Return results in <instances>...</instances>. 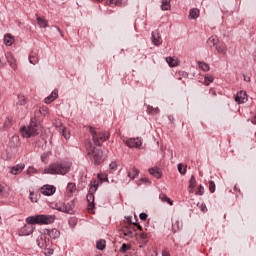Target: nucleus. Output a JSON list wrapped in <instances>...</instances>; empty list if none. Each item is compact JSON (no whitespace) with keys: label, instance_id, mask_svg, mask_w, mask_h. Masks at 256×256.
<instances>
[{"label":"nucleus","instance_id":"nucleus-28","mask_svg":"<svg viewBox=\"0 0 256 256\" xmlns=\"http://www.w3.org/2000/svg\"><path fill=\"white\" fill-rule=\"evenodd\" d=\"M106 241L103 239H100L96 242V247L99 251H104L105 247H106Z\"/></svg>","mask_w":256,"mask_h":256},{"label":"nucleus","instance_id":"nucleus-61","mask_svg":"<svg viewBox=\"0 0 256 256\" xmlns=\"http://www.w3.org/2000/svg\"><path fill=\"white\" fill-rule=\"evenodd\" d=\"M141 181H142L143 183H147V181H149V180H147V178H142Z\"/></svg>","mask_w":256,"mask_h":256},{"label":"nucleus","instance_id":"nucleus-45","mask_svg":"<svg viewBox=\"0 0 256 256\" xmlns=\"http://www.w3.org/2000/svg\"><path fill=\"white\" fill-rule=\"evenodd\" d=\"M146 109H147L148 115H153V111L155 110V108L153 106L147 105Z\"/></svg>","mask_w":256,"mask_h":256},{"label":"nucleus","instance_id":"nucleus-6","mask_svg":"<svg viewBox=\"0 0 256 256\" xmlns=\"http://www.w3.org/2000/svg\"><path fill=\"white\" fill-rule=\"evenodd\" d=\"M97 189H99V182L93 180L89 185V191L86 197L90 209L95 207V192Z\"/></svg>","mask_w":256,"mask_h":256},{"label":"nucleus","instance_id":"nucleus-59","mask_svg":"<svg viewBox=\"0 0 256 256\" xmlns=\"http://www.w3.org/2000/svg\"><path fill=\"white\" fill-rule=\"evenodd\" d=\"M137 229H139L140 231L143 229V227H141V225L139 223L136 224Z\"/></svg>","mask_w":256,"mask_h":256},{"label":"nucleus","instance_id":"nucleus-62","mask_svg":"<svg viewBox=\"0 0 256 256\" xmlns=\"http://www.w3.org/2000/svg\"><path fill=\"white\" fill-rule=\"evenodd\" d=\"M57 31H59V33H61V28L56 27Z\"/></svg>","mask_w":256,"mask_h":256},{"label":"nucleus","instance_id":"nucleus-3","mask_svg":"<svg viewBox=\"0 0 256 256\" xmlns=\"http://www.w3.org/2000/svg\"><path fill=\"white\" fill-rule=\"evenodd\" d=\"M55 215L37 214L26 218V223L29 225H51L55 223Z\"/></svg>","mask_w":256,"mask_h":256},{"label":"nucleus","instance_id":"nucleus-34","mask_svg":"<svg viewBox=\"0 0 256 256\" xmlns=\"http://www.w3.org/2000/svg\"><path fill=\"white\" fill-rule=\"evenodd\" d=\"M198 67L202 69V71H209L210 69L209 64L205 62H198Z\"/></svg>","mask_w":256,"mask_h":256},{"label":"nucleus","instance_id":"nucleus-63","mask_svg":"<svg viewBox=\"0 0 256 256\" xmlns=\"http://www.w3.org/2000/svg\"><path fill=\"white\" fill-rule=\"evenodd\" d=\"M212 94H213V95H217V93H215V91H212Z\"/></svg>","mask_w":256,"mask_h":256},{"label":"nucleus","instance_id":"nucleus-33","mask_svg":"<svg viewBox=\"0 0 256 256\" xmlns=\"http://www.w3.org/2000/svg\"><path fill=\"white\" fill-rule=\"evenodd\" d=\"M62 136L64 137V139H66V141L71 139V133L65 127L62 128Z\"/></svg>","mask_w":256,"mask_h":256},{"label":"nucleus","instance_id":"nucleus-57","mask_svg":"<svg viewBox=\"0 0 256 256\" xmlns=\"http://www.w3.org/2000/svg\"><path fill=\"white\" fill-rule=\"evenodd\" d=\"M251 122H252L254 125H256V114L254 115V117H252Z\"/></svg>","mask_w":256,"mask_h":256},{"label":"nucleus","instance_id":"nucleus-20","mask_svg":"<svg viewBox=\"0 0 256 256\" xmlns=\"http://www.w3.org/2000/svg\"><path fill=\"white\" fill-rule=\"evenodd\" d=\"M13 43H15V37L11 36V34H6L4 36V45H6L7 47H11Z\"/></svg>","mask_w":256,"mask_h":256},{"label":"nucleus","instance_id":"nucleus-46","mask_svg":"<svg viewBox=\"0 0 256 256\" xmlns=\"http://www.w3.org/2000/svg\"><path fill=\"white\" fill-rule=\"evenodd\" d=\"M109 167L111 171H117V162H112Z\"/></svg>","mask_w":256,"mask_h":256},{"label":"nucleus","instance_id":"nucleus-10","mask_svg":"<svg viewBox=\"0 0 256 256\" xmlns=\"http://www.w3.org/2000/svg\"><path fill=\"white\" fill-rule=\"evenodd\" d=\"M248 100H249V98L247 96V91H245V90H240L235 95V102L238 103V105L247 103Z\"/></svg>","mask_w":256,"mask_h":256},{"label":"nucleus","instance_id":"nucleus-5","mask_svg":"<svg viewBox=\"0 0 256 256\" xmlns=\"http://www.w3.org/2000/svg\"><path fill=\"white\" fill-rule=\"evenodd\" d=\"M88 129L92 135L93 143L96 145V147H101V143H105L110 137L109 132L102 131L97 132L96 128L93 126H88Z\"/></svg>","mask_w":256,"mask_h":256},{"label":"nucleus","instance_id":"nucleus-52","mask_svg":"<svg viewBox=\"0 0 256 256\" xmlns=\"http://www.w3.org/2000/svg\"><path fill=\"white\" fill-rule=\"evenodd\" d=\"M122 3H123V0H116L115 5H117L118 7H121Z\"/></svg>","mask_w":256,"mask_h":256},{"label":"nucleus","instance_id":"nucleus-43","mask_svg":"<svg viewBox=\"0 0 256 256\" xmlns=\"http://www.w3.org/2000/svg\"><path fill=\"white\" fill-rule=\"evenodd\" d=\"M53 101H55V97L52 94L45 98V103L47 104L53 103Z\"/></svg>","mask_w":256,"mask_h":256},{"label":"nucleus","instance_id":"nucleus-1","mask_svg":"<svg viewBox=\"0 0 256 256\" xmlns=\"http://www.w3.org/2000/svg\"><path fill=\"white\" fill-rule=\"evenodd\" d=\"M71 165L69 161L54 162L44 168V173L46 175H67L71 171Z\"/></svg>","mask_w":256,"mask_h":256},{"label":"nucleus","instance_id":"nucleus-64","mask_svg":"<svg viewBox=\"0 0 256 256\" xmlns=\"http://www.w3.org/2000/svg\"><path fill=\"white\" fill-rule=\"evenodd\" d=\"M96 1L100 2V1H103V0H96Z\"/></svg>","mask_w":256,"mask_h":256},{"label":"nucleus","instance_id":"nucleus-12","mask_svg":"<svg viewBox=\"0 0 256 256\" xmlns=\"http://www.w3.org/2000/svg\"><path fill=\"white\" fill-rule=\"evenodd\" d=\"M126 145L130 149H133V147H141V145H143V142H141V138H130L126 141Z\"/></svg>","mask_w":256,"mask_h":256},{"label":"nucleus","instance_id":"nucleus-19","mask_svg":"<svg viewBox=\"0 0 256 256\" xmlns=\"http://www.w3.org/2000/svg\"><path fill=\"white\" fill-rule=\"evenodd\" d=\"M36 21L39 25V27H42L43 29H46V27H49V22L47 21V19L37 16L36 17Z\"/></svg>","mask_w":256,"mask_h":256},{"label":"nucleus","instance_id":"nucleus-41","mask_svg":"<svg viewBox=\"0 0 256 256\" xmlns=\"http://www.w3.org/2000/svg\"><path fill=\"white\" fill-rule=\"evenodd\" d=\"M205 193V188L203 185H199L197 191L195 192V195L202 196Z\"/></svg>","mask_w":256,"mask_h":256},{"label":"nucleus","instance_id":"nucleus-21","mask_svg":"<svg viewBox=\"0 0 256 256\" xmlns=\"http://www.w3.org/2000/svg\"><path fill=\"white\" fill-rule=\"evenodd\" d=\"M197 185V180L195 179V176L192 175L189 180V193H193V189H195Z\"/></svg>","mask_w":256,"mask_h":256},{"label":"nucleus","instance_id":"nucleus-60","mask_svg":"<svg viewBox=\"0 0 256 256\" xmlns=\"http://www.w3.org/2000/svg\"><path fill=\"white\" fill-rule=\"evenodd\" d=\"M252 57H253V60L256 62V51L253 52Z\"/></svg>","mask_w":256,"mask_h":256},{"label":"nucleus","instance_id":"nucleus-14","mask_svg":"<svg viewBox=\"0 0 256 256\" xmlns=\"http://www.w3.org/2000/svg\"><path fill=\"white\" fill-rule=\"evenodd\" d=\"M122 233L125 237H135V235H137V230H135V228L126 226L122 229Z\"/></svg>","mask_w":256,"mask_h":256},{"label":"nucleus","instance_id":"nucleus-24","mask_svg":"<svg viewBox=\"0 0 256 256\" xmlns=\"http://www.w3.org/2000/svg\"><path fill=\"white\" fill-rule=\"evenodd\" d=\"M183 228V223L179 220H176L175 223L172 224V230L174 233H177L179 229Z\"/></svg>","mask_w":256,"mask_h":256},{"label":"nucleus","instance_id":"nucleus-4","mask_svg":"<svg viewBox=\"0 0 256 256\" xmlns=\"http://www.w3.org/2000/svg\"><path fill=\"white\" fill-rule=\"evenodd\" d=\"M39 129H41V126L35 119L30 120V124L27 127H22L21 128V133L22 136L25 137L26 139H29V137H37L39 134Z\"/></svg>","mask_w":256,"mask_h":256},{"label":"nucleus","instance_id":"nucleus-39","mask_svg":"<svg viewBox=\"0 0 256 256\" xmlns=\"http://www.w3.org/2000/svg\"><path fill=\"white\" fill-rule=\"evenodd\" d=\"M29 198L32 203H37V201H39V198L37 197V194H35V192H30Z\"/></svg>","mask_w":256,"mask_h":256},{"label":"nucleus","instance_id":"nucleus-16","mask_svg":"<svg viewBox=\"0 0 256 256\" xmlns=\"http://www.w3.org/2000/svg\"><path fill=\"white\" fill-rule=\"evenodd\" d=\"M5 57L10 67H12L13 69H17V64L15 63V58L13 57V54H11V52H7L5 54Z\"/></svg>","mask_w":256,"mask_h":256},{"label":"nucleus","instance_id":"nucleus-47","mask_svg":"<svg viewBox=\"0 0 256 256\" xmlns=\"http://www.w3.org/2000/svg\"><path fill=\"white\" fill-rule=\"evenodd\" d=\"M139 217H140L141 221H147L148 216H147V213L142 212V213H140Z\"/></svg>","mask_w":256,"mask_h":256},{"label":"nucleus","instance_id":"nucleus-27","mask_svg":"<svg viewBox=\"0 0 256 256\" xmlns=\"http://www.w3.org/2000/svg\"><path fill=\"white\" fill-rule=\"evenodd\" d=\"M159 199L163 201V203H168V205H173V200L171 198L167 197L164 193H161L159 195Z\"/></svg>","mask_w":256,"mask_h":256},{"label":"nucleus","instance_id":"nucleus-11","mask_svg":"<svg viewBox=\"0 0 256 256\" xmlns=\"http://www.w3.org/2000/svg\"><path fill=\"white\" fill-rule=\"evenodd\" d=\"M33 231H35L33 224L27 223L20 229L19 235H20V237H27V236L31 235V233H33Z\"/></svg>","mask_w":256,"mask_h":256},{"label":"nucleus","instance_id":"nucleus-50","mask_svg":"<svg viewBox=\"0 0 256 256\" xmlns=\"http://www.w3.org/2000/svg\"><path fill=\"white\" fill-rule=\"evenodd\" d=\"M160 111L159 107L154 108L153 115H159Z\"/></svg>","mask_w":256,"mask_h":256},{"label":"nucleus","instance_id":"nucleus-15","mask_svg":"<svg viewBox=\"0 0 256 256\" xmlns=\"http://www.w3.org/2000/svg\"><path fill=\"white\" fill-rule=\"evenodd\" d=\"M152 43L159 47L161 43H163V39L161 38V35H159V32H152V37H151Z\"/></svg>","mask_w":256,"mask_h":256},{"label":"nucleus","instance_id":"nucleus-56","mask_svg":"<svg viewBox=\"0 0 256 256\" xmlns=\"http://www.w3.org/2000/svg\"><path fill=\"white\" fill-rule=\"evenodd\" d=\"M181 75H182V77H189V73H187L185 71L181 72Z\"/></svg>","mask_w":256,"mask_h":256},{"label":"nucleus","instance_id":"nucleus-35","mask_svg":"<svg viewBox=\"0 0 256 256\" xmlns=\"http://www.w3.org/2000/svg\"><path fill=\"white\" fill-rule=\"evenodd\" d=\"M131 249V244H122L120 247V253H127Z\"/></svg>","mask_w":256,"mask_h":256},{"label":"nucleus","instance_id":"nucleus-53","mask_svg":"<svg viewBox=\"0 0 256 256\" xmlns=\"http://www.w3.org/2000/svg\"><path fill=\"white\" fill-rule=\"evenodd\" d=\"M162 256H171V254H169V251L163 250L162 251Z\"/></svg>","mask_w":256,"mask_h":256},{"label":"nucleus","instance_id":"nucleus-17","mask_svg":"<svg viewBox=\"0 0 256 256\" xmlns=\"http://www.w3.org/2000/svg\"><path fill=\"white\" fill-rule=\"evenodd\" d=\"M149 173L156 179H161V177L163 176V174L161 173V169L159 167L150 168Z\"/></svg>","mask_w":256,"mask_h":256},{"label":"nucleus","instance_id":"nucleus-51","mask_svg":"<svg viewBox=\"0 0 256 256\" xmlns=\"http://www.w3.org/2000/svg\"><path fill=\"white\" fill-rule=\"evenodd\" d=\"M200 209L205 213V211H207V206L205 204H201Z\"/></svg>","mask_w":256,"mask_h":256},{"label":"nucleus","instance_id":"nucleus-23","mask_svg":"<svg viewBox=\"0 0 256 256\" xmlns=\"http://www.w3.org/2000/svg\"><path fill=\"white\" fill-rule=\"evenodd\" d=\"M139 176V170L135 167L132 168V172H128L127 177H129V181L135 179V177Z\"/></svg>","mask_w":256,"mask_h":256},{"label":"nucleus","instance_id":"nucleus-29","mask_svg":"<svg viewBox=\"0 0 256 256\" xmlns=\"http://www.w3.org/2000/svg\"><path fill=\"white\" fill-rule=\"evenodd\" d=\"M217 43H219V40L213 36L207 40V45L210 47H215V45H217Z\"/></svg>","mask_w":256,"mask_h":256},{"label":"nucleus","instance_id":"nucleus-25","mask_svg":"<svg viewBox=\"0 0 256 256\" xmlns=\"http://www.w3.org/2000/svg\"><path fill=\"white\" fill-rule=\"evenodd\" d=\"M199 13L200 11L197 8L190 9V12H189L190 19H197L199 17Z\"/></svg>","mask_w":256,"mask_h":256},{"label":"nucleus","instance_id":"nucleus-37","mask_svg":"<svg viewBox=\"0 0 256 256\" xmlns=\"http://www.w3.org/2000/svg\"><path fill=\"white\" fill-rule=\"evenodd\" d=\"M213 83V76L207 74L205 77H204V85H209Z\"/></svg>","mask_w":256,"mask_h":256},{"label":"nucleus","instance_id":"nucleus-30","mask_svg":"<svg viewBox=\"0 0 256 256\" xmlns=\"http://www.w3.org/2000/svg\"><path fill=\"white\" fill-rule=\"evenodd\" d=\"M140 240L142 241L143 245H147L149 243V235H147L145 232H142L140 234Z\"/></svg>","mask_w":256,"mask_h":256},{"label":"nucleus","instance_id":"nucleus-54","mask_svg":"<svg viewBox=\"0 0 256 256\" xmlns=\"http://www.w3.org/2000/svg\"><path fill=\"white\" fill-rule=\"evenodd\" d=\"M5 67V61H2L0 58V69H3Z\"/></svg>","mask_w":256,"mask_h":256},{"label":"nucleus","instance_id":"nucleus-42","mask_svg":"<svg viewBox=\"0 0 256 256\" xmlns=\"http://www.w3.org/2000/svg\"><path fill=\"white\" fill-rule=\"evenodd\" d=\"M178 171L180 173V175H185V173H187V168H183V164H178Z\"/></svg>","mask_w":256,"mask_h":256},{"label":"nucleus","instance_id":"nucleus-55","mask_svg":"<svg viewBox=\"0 0 256 256\" xmlns=\"http://www.w3.org/2000/svg\"><path fill=\"white\" fill-rule=\"evenodd\" d=\"M168 120L170 121V123H173L175 121V118L173 117V115H169Z\"/></svg>","mask_w":256,"mask_h":256},{"label":"nucleus","instance_id":"nucleus-26","mask_svg":"<svg viewBox=\"0 0 256 256\" xmlns=\"http://www.w3.org/2000/svg\"><path fill=\"white\" fill-rule=\"evenodd\" d=\"M74 191H77V185L73 182L68 183L67 192L69 193V195H73Z\"/></svg>","mask_w":256,"mask_h":256},{"label":"nucleus","instance_id":"nucleus-40","mask_svg":"<svg viewBox=\"0 0 256 256\" xmlns=\"http://www.w3.org/2000/svg\"><path fill=\"white\" fill-rule=\"evenodd\" d=\"M8 193H7V190H5V186H3L1 183H0V197H7Z\"/></svg>","mask_w":256,"mask_h":256},{"label":"nucleus","instance_id":"nucleus-36","mask_svg":"<svg viewBox=\"0 0 256 256\" xmlns=\"http://www.w3.org/2000/svg\"><path fill=\"white\" fill-rule=\"evenodd\" d=\"M216 50L218 53H221V55H226L227 48H225V45L216 46Z\"/></svg>","mask_w":256,"mask_h":256},{"label":"nucleus","instance_id":"nucleus-48","mask_svg":"<svg viewBox=\"0 0 256 256\" xmlns=\"http://www.w3.org/2000/svg\"><path fill=\"white\" fill-rule=\"evenodd\" d=\"M52 97H54V99H56L57 97H59V90L58 89H54L51 93Z\"/></svg>","mask_w":256,"mask_h":256},{"label":"nucleus","instance_id":"nucleus-44","mask_svg":"<svg viewBox=\"0 0 256 256\" xmlns=\"http://www.w3.org/2000/svg\"><path fill=\"white\" fill-rule=\"evenodd\" d=\"M209 191L210 193H215V182L209 181Z\"/></svg>","mask_w":256,"mask_h":256},{"label":"nucleus","instance_id":"nucleus-13","mask_svg":"<svg viewBox=\"0 0 256 256\" xmlns=\"http://www.w3.org/2000/svg\"><path fill=\"white\" fill-rule=\"evenodd\" d=\"M45 235H48L50 239H59L61 232L59 230L53 228V229H46L45 230Z\"/></svg>","mask_w":256,"mask_h":256},{"label":"nucleus","instance_id":"nucleus-9","mask_svg":"<svg viewBox=\"0 0 256 256\" xmlns=\"http://www.w3.org/2000/svg\"><path fill=\"white\" fill-rule=\"evenodd\" d=\"M40 191L42 195H45L46 197H51V195H55V191H57V188L53 185L46 184L41 187Z\"/></svg>","mask_w":256,"mask_h":256},{"label":"nucleus","instance_id":"nucleus-18","mask_svg":"<svg viewBox=\"0 0 256 256\" xmlns=\"http://www.w3.org/2000/svg\"><path fill=\"white\" fill-rule=\"evenodd\" d=\"M23 169H25V164H17L11 168L10 173H12V175H19Z\"/></svg>","mask_w":256,"mask_h":256},{"label":"nucleus","instance_id":"nucleus-22","mask_svg":"<svg viewBox=\"0 0 256 256\" xmlns=\"http://www.w3.org/2000/svg\"><path fill=\"white\" fill-rule=\"evenodd\" d=\"M161 9L162 11H170L171 0H162Z\"/></svg>","mask_w":256,"mask_h":256},{"label":"nucleus","instance_id":"nucleus-2","mask_svg":"<svg viewBox=\"0 0 256 256\" xmlns=\"http://www.w3.org/2000/svg\"><path fill=\"white\" fill-rule=\"evenodd\" d=\"M85 147L87 155L88 157H90V161L93 163V165L97 167L105 161V155L103 154V150L93 146V143H91L90 140L85 141Z\"/></svg>","mask_w":256,"mask_h":256},{"label":"nucleus","instance_id":"nucleus-49","mask_svg":"<svg viewBox=\"0 0 256 256\" xmlns=\"http://www.w3.org/2000/svg\"><path fill=\"white\" fill-rule=\"evenodd\" d=\"M27 103V100L25 99V97L20 98V100L18 101V105H25Z\"/></svg>","mask_w":256,"mask_h":256},{"label":"nucleus","instance_id":"nucleus-31","mask_svg":"<svg viewBox=\"0 0 256 256\" xmlns=\"http://www.w3.org/2000/svg\"><path fill=\"white\" fill-rule=\"evenodd\" d=\"M29 63H31V65H37V63H39V58L35 56V54H31L29 56Z\"/></svg>","mask_w":256,"mask_h":256},{"label":"nucleus","instance_id":"nucleus-8","mask_svg":"<svg viewBox=\"0 0 256 256\" xmlns=\"http://www.w3.org/2000/svg\"><path fill=\"white\" fill-rule=\"evenodd\" d=\"M58 211L62 213H67L68 215H75V199L70 200L68 203H63Z\"/></svg>","mask_w":256,"mask_h":256},{"label":"nucleus","instance_id":"nucleus-38","mask_svg":"<svg viewBox=\"0 0 256 256\" xmlns=\"http://www.w3.org/2000/svg\"><path fill=\"white\" fill-rule=\"evenodd\" d=\"M97 177H98L100 183H105V181H109V178H108L107 175H105V174L99 173V174L97 175Z\"/></svg>","mask_w":256,"mask_h":256},{"label":"nucleus","instance_id":"nucleus-32","mask_svg":"<svg viewBox=\"0 0 256 256\" xmlns=\"http://www.w3.org/2000/svg\"><path fill=\"white\" fill-rule=\"evenodd\" d=\"M166 62L168 63L169 67H177V60L173 59L172 57H167Z\"/></svg>","mask_w":256,"mask_h":256},{"label":"nucleus","instance_id":"nucleus-7","mask_svg":"<svg viewBox=\"0 0 256 256\" xmlns=\"http://www.w3.org/2000/svg\"><path fill=\"white\" fill-rule=\"evenodd\" d=\"M37 245L40 247V249H45V251H48V255H53V249H51V242H49V239L47 240V237L45 235H41L37 239Z\"/></svg>","mask_w":256,"mask_h":256},{"label":"nucleus","instance_id":"nucleus-58","mask_svg":"<svg viewBox=\"0 0 256 256\" xmlns=\"http://www.w3.org/2000/svg\"><path fill=\"white\" fill-rule=\"evenodd\" d=\"M234 191H238L239 193H241V189H239L237 185L234 186Z\"/></svg>","mask_w":256,"mask_h":256}]
</instances>
